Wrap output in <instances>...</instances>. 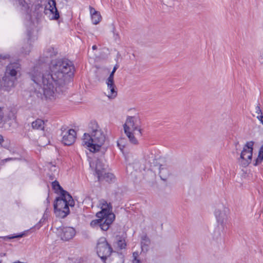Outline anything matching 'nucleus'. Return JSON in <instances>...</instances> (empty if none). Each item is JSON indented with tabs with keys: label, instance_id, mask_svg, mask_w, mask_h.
I'll use <instances>...</instances> for the list:
<instances>
[{
	"label": "nucleus",
	"instance_id": "obj_1",
	"mask_svg": "<svg viewBox=\"0 0 263 263\" xmlns=\"http://www.w3.org/2000/svg\"><path fill=\"white\" fill-rule=\"evenodd\" d=\"M58 53L57 49L52 46L46 47L36 65L29 72L32 80L39 87L38 91L46 98L51 99L63 92L66 81L73 73L74 66L67 59H58L52 61L49 71L43 72L46 65L50 59Z\"/></svg>",
	"mask_w": 263,
	"mask_h": 263
},
{
	"label": "nucleus",
	"instance_id": "obj_2",
	"mask_svg": "<svg viewBox=\"0 0 263 263\" xmlns=\"http://www.w3.org/2000/svg\"><path fill=\"white\" fill-rule=\"evenodd\" d=\"M88 128V133L83 135V144L91 152H98L105 141V135L95 121L90 122Z\"/></svg>",
	"mask_w": 263,
	"mask_h": 263
},
{
	"label": "nucleus",
	"instance_id": "obj_3",
	"mask_svg": "<svg viewBox=\"0 0 263 263\" xmlns=\"http://www.w3.org/2000/svg\"><path fill=\"white\" fill-rule=\"evenodd\" d=\"M139 119L136 117L128 116L123 125L124 131L129 142L133 144H137L138 141L135 138L134 132L138 130L139 135H142L141 129L139 125Z\"/></svg>",
	"mask_w": 263,
	"mask_h": 263
},
{
	"label": "nucleus",
	"instance_id": "obj_4",
	"mask_svg": "<svg viewBox=\"0 0 263 263\" xmlns=\"http://www.w3.org/2000/svg\"><path fill=\"white\" fill-rule=\"evenodd\" d=\"M230 211L228 203H219L217 204L214 211V215L218 225L224 229L228 223Z\"/></svg>",
	"mask_w": 263,
	"mask_h": 263
},
{
	"label": "nucleus",
	"instance_id": "obj_5",
	"mask_svg": "<svg viewBox=\"0 0 263 263\" xmlns=\"http://www.w3.org/2000/svg\"><path fill=\"white\" fill-rule=\"evenodd\" d=\"M54 211L56 216L61 218L66 217L69 214V209L62 196L57 198L54 203Z\"/></svg>",
	"mask_w": 263,
	"mask_h": 263
},
{
	"label": "nucleus",
	"instance_id": "obj_6",
	"mask_svg": "<svg viewBox=\"0 0 263 263\" xmlns=\"http://www.w3.org/2000/svg\"><path fill=\"white\" fill-rule=\"evenodd\" d=\"M112 249L104 237L100 238L98 242L97 252L98 256L103 260L110 256Z\"/></svg>",
	"mask_w": 263,
	"mask_h": 263
},
{
	"label": "nucleus",
	"instance_id": "obj_7",
	"mask_svg": "<svg viewBox=\"0 0 263 263\" xmlns=\"http://www.w3.org/2000/svg\"><path fill=\"white\" fill-rule=\"evenodd\" d=\"M119 65L116 64L111 72L110 73L109 77L107 78L106 83L107 85V92H106V96L110 99H114L116 97L117 95V88L114 83V73L116 70L118 68Z\"/></svg>",
	"mask_w": 263,
	"mask_h": 263
},
{
	"label": "nucleus",
	"instance_id": "obj_8",
	"mask_svg": "<svg viewBox=\"0 0 263 263\" xmlns=\"http://www.w3.org/2000/svg\"><path fill=\"white\" fill-rule=\"evenodd\" d=\"M253 145V141L247 142L241 153L240 158L243 160L245 166L248 165L251 162Z\"/></svg>",
	"mask_w": 263,
	"mask_h": 263
},
{
	"label": "nucleus",
	"instance_id": "obj_9",
	"mask_svg": "<svg viewBox=\"0 0 263 263\" xmlns=\"http://www.w3.org/2000/svg\"><path fill=\"white\" fill-rule=\"evenodd\" d=\"M62 142L65 145L72 144L76 140V132L73 129H67L65 127L61 128Z\"/></svg>",
	"mask_w": 263,
	"mask_h": 263
},
{
	"label": "nucleus",
	"instance_id": "obj_10",
	"mask_svg": "<svg viewBox=\"0 0 263 263\" xmlns=\"http://www.w3.org/2000/svg\"><path fill=\"white\" fill-rule=\"evenodd\" d=\"M110 215V217L108 219H106L105 218H98V219L91 221L90 222L91 227H99L102 230L107 231L115 218V215L111 214Z\"/></svg>",
	"mask_w": 263,
	"mask_h": 263
},
{
	"label": "nucleus",
	"instance_id": "obj_11",
	"mask_svg": "<svg viewBox=\"0 0 263 263\" xmlns=\"http://www.w3.org/2000/svg\"><path fill=\"white\" fill-rule=\"evenodd\" d=\"M99 205L101 211L97 213L96 216L98 218L108 219L110 217V215H114L112 213V206L110 203H107L106 201L102 199L99 201Z\"/></svg>",
	"mask_w": 263,
	"mask_h": 263
},
{
	"label": "nucleus",
	"instance_id": "obj_12",
	"mask_svg": "<svg viewBox=\"0 0 263 263\" xmlns=\"http://www.w3.org/2000/svg\"><path fill=\"white\" fill-rule=\"evenodd\" d=\"M21 69V65L19 63H10L6 67L4 76L17 79V76L20 73Z\"/></svg>",
	"mask_w": 263,
	"mask_h": 263
},
{
	"label": "nucleus",
	"instance_id": "obj_13",
	"mask_svg": "<svg viewBox=\"0 0 263 263\" xmlns=\"http://www.w3.org/2000/svg\"><path fill=\"white\" fill-rule=\"evenodd\" d=\"M89 165L92 170L95 171L98 180L101 181L105 170L104 164L100 159H96L95 161H90Z\"/></svg>",
	"mask_w": 263,
	"mask_h": 263
},
{
	"label": "nucleus",
	"instance_id": "obj_14",
	"mask_svg": "<svg viewBox=\"0 0 263 263\" xmlns=\"http://www.w3.org/2000/svg\"><path fill=\"white\" fill-rule=\"evenodd\" d=\"M17 79L4 76L1 82V89L7 92L10 91L15 86Z\"/></svg>",
	"mask_w": 263,
	"mask_h": 263
},
{
	"label": "nucleus",
	"instance_id": "obj_15",
	"mask_svg": "<svg viewBox=\"0 0 263 263\" xmlns=\"http://www.w3.org/2000/svg\"><path fill=\"white\" fill-rule=\"evenodd\" d=\"M39 17H27L26 21V25L27 28V35L28 40H30L32 35L34 33L36 24H38Z\"/></svg>",
	"mask_w": 263,
	"mask_h": 263
},
{
	"label": "nucleus",
	"instance_id": "obj_16",
	"mask_svg": "<svg viewBox=\"0 0 263 263\" xmlns=\"http://www.w3.org/2000/svg\"><path fill=\"white\" fill-rule=\"evenodd\" d=\"M76 234V231L72 227H64L62 229L61 237L62 240L67 241L72 239Z\"/></svg>",
	"mask_w": 263,
	"mask_h": 263
},
{
	"label": "nucleus",
	"instance_id": "obj_17",
	"mask_svg": "<svg viewBox=\"0 0 263 263\" xmlns=\"http://www.w3.org/2000/svg\"><path fill=\"white\" fill-rule=\"evenodd\" d=\"M44 12L46 15L49 12L52 14V16H60L55 0H48V5L45 7Z\"/></svg>",
	"mask_w": 263,
	"mask_h": 263
},
{
	"label": "nucleus",
	"instance_id": "obj_18",
	"mask_svg": "<svg viewBox=\"0 0 263 263\" xmlns=\"http://www.w3.org/2000/svg\"><path fill=\"white\" fill-rule=\"evenodd\" d=\"M164 162L163 158H159V162L157 165L155 166H159V175L161 179L165 180L169 175V171L166 164H162L161 162Z\"/></svg>",
	"mask_w": 263,
	"mask_h": 263
},
{
	"label": "nucleus",
	"instance_id": "obj_19",
	"mask_svg": "<svg viewBox=\"0 0 263 263\" xmlns=\"http://www.w3.org/2000/svg\"><path fill=\"white\" fill-rule=\"evenodd\" d=\"M44 125V121L40 119H36L32 123V127L34 129L44 130L45 127Z\"/></svg>",
	"mask_w": 263,
	"mask_h": 263
},
{
	"label": "nucleus",
	"instance_id": "obj_20",
	"mask_svg": "<svg viewBox=\"0 0 263 263\" xmlns=\"http://www.w3.org/2000/svg\"><path fill=\"white\" fill-rule=\"evenodd\" d=\"M64 193V195L62 196L64 198L65 201H66V204L67 206H73L74 205V201L73 200L72 196L67 192V191H63Z\"/></svg>",
	"mask_w": 263,
	"mask_h": 263
},
{
	"label": "nucleus",
	"instance_id": "obj_21",
	"mask_svg": "<svg viewBox=\"0 0 263 263\" xmlns=\"http://www.w3.org/2000/svg\"><path fill=\"white\" fill-rule=\"evenodd\" d=\"M145 160L149 163L153 164L154 165H157L159 162V158H156V157L152 152H149L145 156Z\"/></svg>",
	"mask_w": 263,
	"mask_h": 263
},
{
	"label": "nucleus",
	"instance_id": "obj_22",
	"mask_svg": "<svg viewBox=\"0 0 263 263\" xmlns=\"http://www.w3.org/2000/svg\"><path fill=\"white\" fill-rule=\"evenodd\" d=\"M150 243V240L146 236L142 237L141 240V249L143 252H146L148 250V247Z\"/></svg>",
	"mask_w": 263,
	"mask_h": 263
},
{
	"label": "nucleus",
	"instance_id": "obj_23",
	"mask_svg": "<svg viewBox=\"0 0 263 263\" xmlns=\"http://www.w3.org/2000/svg\"><path fill=\"white\" fill-rule=\"evenodd\" d=\"M105 180L106 181L111 183L116 181V177L115 175L110 173H103L102 175V179L101 180Z\"/></svg>",
	"mask_w": 263,
	"mask_h": 263
},
{
	"label": "nucleus",
	"instance_id": "obj_24",
	"mask_svg": "<svg viewBox=\"0 0 263 263\" xmlns=\"http://www.w3.org/2000/svg\"><path fill=\"white\" fill-rule=\"evenodd\" d=\"M52 186L54 190H55L56 192L59 191L60 194L61 196L64 195V193L63 191H65L63 190V189L61 186L60 185L59 182L57 180H55L52 182Z\"/></svg>",
	"mask_w": 263,
	"mask_h": 263
},
{
	"label": "nucleus",
	"instance_id": "obj_25",
	"mask_svg": "<svg viewBox=\"0 0 263 263\" xmlns=\"http://www.w3.org/2000/svg\"><path fill=\"white\" fill-rule=\"evenodd\" d=\"M117 144L119 148L123 151V148H124L127 145L126 139L123 138H120L118 141Z\"/></svg>",
	"mask_w": 263,
	"mask_h": 263
},
{
	"label": "nucleus",
	"instance_id": "obj_26",
	"mask_svg": "<svg viewBox=\"0 0 263 263\" xmlns=\"http://www.w3.org/2000/svg\"><path fill=\"white\" fill-rule=\"evenodd\" d=\"M89 9L91 16H93V15H96V16H101L100 12L96 10V9L92 7L89 6Z\"/></svg>",
	"mask_w": 263,
	"mask_h": 263
},
{
	"label": "nucleus",
	"instance_id": "obj_27",
	"mask_svg": "<svg viewBox=\"0 0 263 263\" xmlns=\"http://www.w3.org/2000/svg\"><path fill=\"white\" fill-rule=\"evenodd\" d=\"M118 247L120 248V249H122L125 248L126 246V243L125 242V240H119L117 242Z\"/></svg>",
	"mask_w": 263,
	"mask_h": 263
},
{
	"label": "nucleus",
	"instance_id": "obj_28",
	"mask_svg": "<svg viewBox=\"0 0 263 263\" xmlns=\"http://www.w3.org/2000/svg\"><path fill=\"white\" fill-rule=\"evenodd\" d=\"M262 160H263V157L258 155V157L256 159L255 162L254 163V165L255 166H257L259 163H260L262 162Z\"/></svg>",
	"mask_w": 263,
	"mask_h": 263
},
{
	"label": "nucleus",
	"instance_id": "obj_29",
	"mask_svg": "<svg viewBox=\"0 0 263 263\" xmlns=\"http://www.w3.org/2000/svg\"><path fill=\"white\" fill-rule=\"evenodd\" d=\"M262 160H263V157L258 155V157L256 159L255 162L254 163V165L255 166H257L259 163H260L262 162Z\"/></svg>",
	"mask_w": 263,
	"mask_h": 263
},
{
	"label": "nucleus",
	"instance_id": "obj_30",
	"mask_svg": "<svg viewBox=\"0 0 263 263\" xmlns=\"http://www.w3.org/2000/svg\"><path fill=\"white\" fill-rule=\"evenodd\" d=\"M133 256L134 257V259L133 260V263H140V260L137 259L138 256V252H134L133 254Z\"/></svg>",
	"mask_w": 263,
	"mask_h": 263
},
{
	"label": "nucleus",
	"instance_id": "obj_31",
	"mask_svg": "<svg viewBox=\"0 0 263 263\" xmlns=\"http://www.w3.org/2000/svg\"><path fill=\"white\" fill-rule=\"evenodd\" d=\"M102 17H91V21L95 25L98 24L101 21Z\"/></svg>",
	"mask_w": 263,
	"mask_h": 263
},
{
	"label": "nucleus",
	"instance_id": "obj_32",
	"mask_svg": "<svg viewBox=\"0 0 263 263\" xmlns=\"http://www.w3.org/2000/svg\"><path fill=\"white\" fill-rule=\"evenodd\" d=\"M4 138L2 135H0V145L1 147H3L5 148H8V146L6 145H3L2 144L3 142H4Z\"/></svg>",
	"mask_w": 263,
	"mask_h": 263
},
{
	"label": "nucleus",
	"instance_id": "obj_33",
	"mask_svg": "<svg viewBox=\"0 0 263 263\" xmlns=\"http://www.w3.org/2000/svg\"><path fill=\"white\" fill-rule=\"evenodd\" d=\"M48 212V209L47 208L46 211H45V213H44V214L43 215V217L42 218V219L40 220V222H42V220L44 221V220H45V219L47 217Z\"/></svg>",
	"mask_w": 263,
	"mask_h": 263
},
{
	"label": "nucleus",
	"instance_id": "obj_34",
	"mask_svg": "<svg viewBox=\"0 0 263 263\" xmlns=\"http://www.w3.org/2000/svg\"><path fill=\"white\" fill-rule=\"evenodd\" d=\"M256 112L258 114H262L261 110L259 106L256 107Z\"/></svg>",
	"mask_w": 263,
	"mask_h": 263
},
{
	"label": "nucleus",
	"instance_id": "obj_35",
	"mask_svg": "<svg viewBox=\"0 0 263 263\" xmlns=\"http://www.w3.org/2000/svg\"><path fill=\"white\" fill-rule=\"evenodd\" d=\"M258 155L261 156L263 157V144L260 147L259 152H258Z\"/></svg>",
	"mask_w": 263,
	"mask_h": 263
},
{
	"label": "nucleus",
	"instance_id": "obj_36",
	"mask_svg": "<svg viewBox=\"0 0 263 263\" xmlns=\"http://www.w3.org/2000/svg\"><path fill=\"white\" fill-rule=\"evenodd\" d=\"M3 118V115L2 113V109L0 107V123L2 122Z\"/></svg>",
	"mask_w": 263,
	"mask_h": 263
},
{
	"label": "nucleus",
	"instance_id": "obj_37",
	"mask_svg": "<svg viewBox=\"0 0 263 263\" xmlns=\"http://www.w3.org/2000/svg\"><path fill=\"white\" fill-rule=\"evenodd\" d=\"M30 51V46H29L28 47V49H27V50H26V51H23L22 52H23V53H24L25 54H28L29 53Z\"/></svg>",
	"mask_w": 263,
	"mask_h": 263
},
{
	"label": "nucleus",
	"instance_id": "obj_38",
	"mask_svg": "<svg viewBox=\"0 0 263 263\" xmlns=\"http://www.w3.org/2000/svg\"><path fill=\"white\" fill-rule=\"evenodd\" d=\"M257 119L260 121V122L263 124V116L260 115L257 117Z\"/></svg>",
	"mask_w": 263,
	"mask_h": 263
},
{
	"label": "nucleus",
	"instance_id": "obj_39",
	"mask_svg": "<svg viewBox=\"0 0 263 263\" xmlns=\"http://www.w3.org/2000/svg\"><path fill=\"white\" fill-rule=\"evenodd\" d=\"M60 17H52L51 18V20H55L57 21L58 22V24H59L60 23V20H59Z\"/></svg>",
	"mask_w": 263,
	"mask_h": 263
},
{
	"label": "nucleus",
	"instance_id": "obj_40",
	"mask_svg": "<svg viewBox=\"0 0 263 263\" xmlns=\"http://www.w3.org/2000/svg\"><path fill=\"white\" fill-rule=\"evenodd\" d=\"M23 235H24V234H20V235H17V236H15L12 237L11 238L22 237L23 236Z\"/></svg>",
	"mask_w": 263,
	"mask_h": 263
},
{
	"label": "nucleus",
	"instance_id": "obj_41",
	"mask_svg": "<svg viewBox=\"0 0 263 263\" xmlns=\"http://www.w3.org/2000/svg\"><path fill=\"white\" fill-rule=\"evenodd\" d=\"M260 62H261V63L262 64H263V53H262V54L260 56Z\"/></svg>",
	"mask_w": 263,
	"mask_h": 263
},
{
	"label": "nucleus",
	"instance_id": "obj_42",
	"mask_svg": "<svg viewBox=\"0 0 263 263\" xmlns=\"http://www.w3.org/2000/svg\"><path fill=\"white\" fill-rule=\"evenodd\" d=\"M114 37H115V39L116 40H117V39H118L119 38V35L118 33H116V34H114Z\"/></svg>",
	"mask_w": 263,
	"mask_h": 263
},
{
	"label": "nucleus",
	"instance_id": "obj_43",
	"mask_svg": "<svg viewBox=\"0 0 263 263\" xmlns=\"http://www.w3.org/2000/svg\"><path fill=\"white\" fill-rule=\"evenodd\" d=\"M13 158H7V159H4V161L7 162L8 161L11 160H13Z\"/></svg>",
	"mask_w": 263,
	"mask_h": 263
},
{
	"label": "nucleus",
	"instance_id": "obj_44",
	"mask_svg": "<svg viewBox=\"0 0 263 263\" xmlns=\"http://www.w3.org/2000/svg\"><path fill=\"white\" fill-rule=\"evenodd\" d=\"M96 49H97V46L96 45H93L92 46V49L95 50Z\"/></svg>",
	"mask_w": 263,
	"mask_h": 263
},
{
	"label": "nucleus",
	"instance_id": "obj_45",
	"mask_svg": "<svg viewBox=\"0 0 263 263\" xmlns=\"http://www.w3.org/2000/svg\"><path fill=\"white\" fill-rule=\"evenodd\" d=\"M46 200H47V204L48 205H49V204L50 202H49V200H48V197L46 199Z\"/></svg>",
	"mask_w": 263,
	"mask_h": 263
},
{
	"label": "nucleus",
	"instance_id": "obj_46",
	"mask_svg": "<svg viewBox=\"0 0 263 263\" xmlns=\"http://www.w3.org/2000/svg\"><path fill=\"white\" fill-rule=\"evenodd\" d=\"M8 57H9V56H8V55H7L4 56V57H3V58H4V59H6V58H8Z\"/></svg>",
	"mask_w": 263,
	"mask_h": 263
},
{
	"label": "nucleus",
	"instance_id": "obj_47",
	"mask_svg": "<svg viewBox=\"0 0 263 263\" xmlns=\"http://www.w3.org/2000/svg\"><path fill=\"white\" fill-rule=\"evenodd\" d=\"M220 235V234L218 233L216 236H215L216 238H217Z\"/></svg>",
	"mask_w": 263,
	"mask_h": 263
},
{
	"label": "nucleus",
	"instance_id": "obj_48",
	"mask_svg": "<svg viewBox=\"0 0 263 263\" xmlns=\"http://www.w3.org/2000/svg\"><path fill=\"white\" fill-rule=\"evenodd\" d=\"M35 39V35H33V39L34 40Z\"/></svg>",
	"mask_w": 263,
	"mask_h": 263
}]
</instances>
